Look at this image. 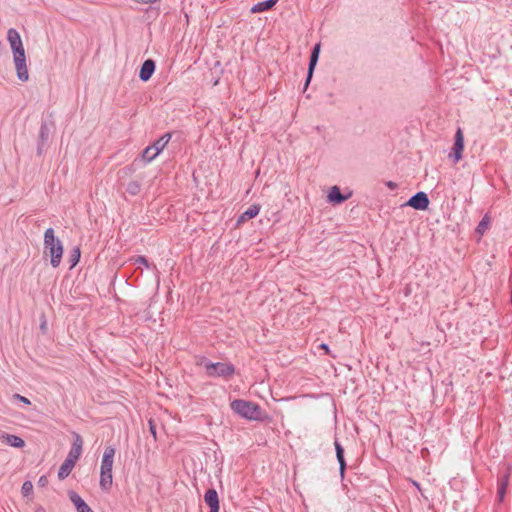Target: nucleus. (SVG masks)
Here are the masks:
<instances>
[{
  "label": "nucleus",
  "mask_w": 512,
  "mask_h": 512,
  "mask_svg": "<svg viewBox=\"0 0 512 512\" xmlns=\"http://www.w3.org/2000/svg\"><path fill=\"white\" fill-rule=\"evenodd\" d=\"M490 224V218L488 215H485L481 221L479 222V224L477 225L476 227V232L479 234V235H483L486 230L488 229V226Z\"/></svg>",
  "instance_id": "obj_26"
},
{
  "label": "nucleus",
  "mask_w": 512,
  "mask_h": 512,
  "mask_svg": "<svg viewBox=\"0 0 512 512\" xmlns=\"http://www.w3.org/2000/svg\"><path fill=\"white\" fill-rule=\"evenodd\" d=\"M351 196V193L343 195L338 186L331 187L328 193V201L333 204H341Z\"/></svg>",
  "instance_id": "obj_15"
},
{
  "label": "nucleus",
  "mask_w": 512,
  "mask_h": 512,
  "mask_svg": "<svg viewBox=\"0 0 512 512\" xmlns=\"http://www.w3.org/2000/svg\"><path fill=\"white\" fill-rule=\"evenodd\" d=\"M126 191L132 196L138 195L141 191V183L138 181L129 182L126 187Z\"/></svg>",
  "instance_id": "obj_25"
},
{
  "label": "nucleus",
  "mask_w": 512,
  "mask_h": 512,
  "mask_svg": "<svg viewBox=\"0 0 512 512\" xmlns=\"http://www.w3.org/2000/svg\"><path fill=\"white\" fill-rule=\"evenodd\" d=\"M260 212V206L257 204L251 205L246 211H244L237 219V224L240 225L247 220L256 217Z\"/></svg>",
  "instance_id": "obj_18"
},
{
  "label": "nucleus",
  "mask_w": 512,
  "mask_h": 512,
  "mask_svg": "<svg viewBox=\"0 0 512 512\" xmlns=\"http://www.w3.org/2000/svg\"><path fill=\"white\" fill-rule=\"evenodd\" d=\"M510 473L506 472L503 475L498 477V489H497V497L499 502L504 500L507 487L509 484Z\"/></svg>",
  "instance_id": "obj_17"
},
{
  "label": "nucleus",
  "mask_w": 512,
  "mask_h": 512,
  "mask_svg": "<svg viewBox=\"0 0 512 512\" xmlns=\"http://www.w3.org/2000/svg\"><path fill=\"white\" fill-rule=\"evenodd\" d=\"M48 485V478L46 475H42L38 480V486L46 487Z\"/></svg>",
  "instance_id": "obj_32"
},
{
  "label": "nucleus",
  "mask_w": 512,
  "mask_h": 512,
  "mask_svg": "<svg viewBox=\"0 0 512 512\" xmlns=\"http://www.w3.org/2000/svg\"><path fill=\"white\" fill-rule=\"evenodd\" d=\"M335 451H336V458L339 463V472L340 476L343 479L345 475L346 470V461L344 457V448L343 446L338 442V440H335L334 442Z\"/></svg>",
  "instance_id": "obj_16"
},
{
  "label": "nucleus",
  "mask_w": 512,
  "mask_h": 512,
  "mask_svg": "<svg viewBox=\"0 0 512 512\" xmlns=\"http://www.w3.org/2000/svg\"><path fill=\"white\" fill-rule=\"evenodd\" d=\"M320 47H321L320 43H317L314 45V47L311 51L307 76H306V80H305V84H304V90L307 89V87L309 86L311 79L313 77V72H314L315 66L318 62V59H319Z\"/></svg>",
  "instance_id": "obj_9"
},
{
  "label": "nucleus",
  "mask_w": 512,
  "mask_h": 512,
  "mask_svg": "<svg viewBox=\"0 0 512 512\" xmlns=\"http://www.w3.org/2000/svg\"><path fill=\"white\" fill-rule=\"evenodd\" d=\"M50 136V128L46 122L41 123L40 131H39V139L37 144L38 154L41 155L44 147L48 143Z\"/></svg>",
  "instance_id": "obj_14"
},
{
  "label": "nucleus",
  "mask_w": 512,
  "mask_h": 512,
  "mask_svg": "<svg viewBox=\"0 0 512 512\" xmlns=\"http://www.w3.org/2000/svg\"><path fill=\"white\" fill-rule=\"evenodd\" d=\"M13 398L18 400V401H20V402H22V403H24L25 405H30L31 404V402H30V400L28 398H26V397H24V396H22L20 394H17V393L14 394Z\"/></svg>",
  "instance_id": "obj_30"
},
{
  "label": "nucleus",
  "mask_w": 512,
  "mask_h": 512,
  "mask_svg": "<svg viewBox=\"0 0 512 512\" xmlns=\"http://www.w3.org/2000/svg\"><path fill=\"white\" fill-rule=\"evenodd\" d=\"M171 139V134L166 133L162 135L159 139H157L152 145L155 148L154 150L158 151L160 153L165 146L168 144L169 140Z\"/></svg>",
  "instance_id": "obj_23"
},
{
  "label": "nucleus",
  "mask_w": 512,
  "mask_h": 512,
  "mask_svg": "<svg viewBox=\"0 0 512 512\" xmlns=\"http://www.w3.org/2000/svg\"><path fill=\"white\" fill-rule=\"evenodd\" d=\"M115 448L113 446H106L104 449L101 467H100V487L102 490L107 491L112 486V467L114 463Z\"/></svg>",
  "instance_id": "obj_3"
},
{
  "label": "nucleus",
  "mask_w": 512,
  "mask_h": 512,
  "mask_svg": "<svg viewBox=\"0 0 512 512\" xmlns=\"http://www.w3.org/2000/svg\"><path fill=\"white\" fill-rule=\"evenodd\" d=\"M204 501L209 506V512H219V497L214 488L208 489L204 495Z\"/></svg>",
  "instance_id": "obj_12"
},
{
  "label": "nucleus",
  "mask_w": 512,
  "mask_h": 512,
  "mask_svg": "<svg viewBox=\"0 0 512 512\" xmlns=\"http://www.w3.org/2000/svg\"><path fill=\"white\" fill-rule=\"evenodd\" d=\"M278 0H265L262 2H258L251 8L252 13H259L270 10Z\"/></svg>",
  "instance_id": "obj_20"
},
{
  "label": "nucleus",
  "mask_w": 512,
  "mask_h": 512,
  "mask_svg": "<svg viewBox=\"0 0 512 512\" xmlns=\"http://www.w3.org/2000/svg\"><path fill=\"white\" fill-rule=\"evenodd\" d=\"M33 491V485L30 481H25L23 484H22V487H21V492L23 494V496H29Z\"/></svg>",
  "instance_id": "obj_27"
},
{
  "label": "nucleus",
  "mask_w": 512,
  "mask_h": 512,
  "mask_svg": "<svg viewBox=\"0 0 512 512\" xmlns=\"http://www.w3.org/2000/svg\"><path fill=\"white\" fill-rule=\"evenodd\" d=\"M134 164H135V162L130 166L124 167L123 169L120 170V172L125 175L133 173L135 171V168L133 167Z\"/></svg>",
  "instance_id": "obj_31"
},
{
  "label": "nucleus",
  "mask_w": 512,
  "mask_h": 512,
  "mask_svg": "<svg viewBox=\"0 0 512 512\" xmlns=\"http://www.w3.org/2000/svg\"><path fill=\"white\" fill-rule=\"evenodd\" d=\"M80 256H81V251H80V248L79 247H74L72 250H71V253H70V256H69V264H70V269L74 268L79 260H80Z\"/></svg>",
  "instance_id": "obj_24"
},
{
  "label": "nucleus",
  "mask_w": 512,
  "mask_h": 512,
  "mask_svg": "<svg viewBox=\"0 0 512 512\" xmlns=\"http://www.w3.org/2000/svg\"><path fill=\"white\" fill-rule=\"evenodd\" d=\"M75 464V461L66 458L59 468L58 478L60 480H64L65 478H67L71 473L72 469L74 468Z\"/></svg>",
  "instance_id": "obj_19"
},
{
  "label": "nucleus",
  "mask_w": 512,
  "mask_h": 512,
  "mask_svg": "<svg viewBox=\"0 0 512 512\" xmlns=\"http://www.w3.org/2000/svg\"><path fill=\"white\" fill-rule=\"evenodd\" d=\"M7 39L9 41V43H10V46H11V49H12L13 53L25 51L24 47H23V43H22L21 37H20V34L18 33V31L16 29L10 28L8 30V32H7Z\"/></svg>",
  "instance_id": "obj_10"
},
{
  "label": "nucleus",
  "mask_w": 512,
  "mask_h": 512,
  "mask_svg": "<svg viewBox=\"0 0 512 512\" xmlns=\"http://www.w3.org/2000/svg\"><path fill=\"white\" fill-rule=\"evenodd\" d=\"M148 424H149V431H150V433L152 434L154 439H156L157 433H156V424H155L154 420L153 419H149Z\"/></svg>",
  "instance_id": "obj_29"
},
{
  "label": "nucleus",
  "mask_w": 512,
  "mask_h": 512,
  "mask_svg": "<svg viewBox=\"0 0 512 512\" xmlns=\"http://www.w3.org/2000/svg\"><path fill=\"white\" fill-rule=\"evenodd\" d=\"M36 512H45V509H44V508H42V507H39V508L36 510Z\"/></svg>",
  "instance_id": "obj_36"
},
{
  "label": "nucleus",
  "mask_w": 512,
  "mask_h": 512,
  "mask_svg": "<svg viewBox=\"0 0 512 512\" xmlns=\"http://www.w3.org/2000/svg\"><path fill=\"white\" fill-rule=\"evenodd\" d=\"M154 149L153 145H150L143 150L141 157L144 162L149 163L159 155L158 151Z\"/></svg>",
  "instance_id": "obj_22"
},
{
  "label": "nucleus",
  "mask_w": 512,
  "mask_h": 512,
  "mask_svg": "<svg viewBox=\"0 0 512 512\" xmlns=\"http://www.w3.org/2000/svg\"><path fill=\"white\" fill-rule=\"evenodd\" d=\"M156 64L153 59H147L145 60L139 71V78L143 82H147L155 72Z\"/></svg>",
  "instance_id": "obj_11"
},
{
  "label": "nucleus",
  "mask_w": 512,
  "mask_h": 512,
  "mask_svg": "<svg viewBox=\"0 0 512 512\" xmlns=\"http://www.w3.org/2000/svg\"><path fill=\"white\" fill-rule=\"evenodd\" d=\"M387 187H389L390 189H395L397 187V184L393 181H388L386 183Z\"/></svg>",
  "instance_id": "obj_35"
},
{
  "label": "nucleus",
  "mask_w": 512,
  "mask_h": 512,
  "mask_svg": "<svg viewBox=\"0 0 512 512\" xmlns=\"http://www.w3.org/2000/svg\"><path fill=\"white\" fill-rule=\"evenodd\" d=\"M198 364L204 366L208 377L230 378L235 374V366L232 363H214L203 357Z\"/></svg>",
  "instance_id": "obj_4"
},
{
  "label": "nucleus",
  "mask_w": 512,
  "mask_h": 512,
  "mask_svg": "<svg viewBox=\"0 0 512 512\" xmlns=\"http://www.w3.org/2000/svg\"><path fill=\"white\" fill-rule=\"evenodd\" d=\"M71 434L73 437V442L67 458L77 462L83 451V438L79 433L75 431H73Z\"/></svg>",
  "instance_id": "obj_8"
},
{
  "label": "nucleus",
  "mask_w": 512,
  "mask_h": 512,
  "mask_svg": "<svg viewBox=\"0 0 512 512\" xmlns=\"http://www.w3.org/2000/svg\"><path fill=\"white\" fill-rule=\"evenodd\" d=\"M135 264L144 265L146 268H149V261L145 256H137L135 258Z\"/></svg>",
  "instance_id": "obj_28"
},
{
  "label": "nucleus",
  "mask_w": 512,
  "mask_h": 512,
  "mask_svg": "<svg viewBox=\"0 0 512 512\" xmlns=\"http://www.w3.org/2000/svg\"><path fill=\"white\" fill-rule=\"evenodd\" d=\"M464 150V134L462 129L459 127L456 130L454 136V144L449 153L448 157L452 160L454 164L458 163L462 159V153Z\"/></svg>",
  "instance_id": "obj_5"
},
{
  "label": "nucleus",
  "mask_w": 512,
  "mask_h": 512,
  "mask_svg": "<svg viewBox=\"0 0 512 512\" xmlns=\"http://www.w3.org/2000/svg\"><path fill=\"white\" fill-rule=\"evenodd\" d=\"M319 348H320V349H322V350H324L326 354H329V353H330L329 346H328V344H326V343H322V344H320Z\"/></svg>",
  "instance_id": "obj_34"
},
{
  "label": "nucleus",
  "mask_w": 512,
  "mask_h": 512,
  "mask_svg": "<svg viewBox=\"0 0 512 512\" xmlns=\"http://www.w3.org/2000/svg\"><path fill=\"white\" fill-rule=\"evenodd\" d=\"M13 56L18 79L22 82L27 81L29 74L26 65L25 51L13 53Z\"/></svg>",
  "instance_id": "obj_6"
},
{
  "label": "nucleus",
  "mask_w": 512,
  "mask_h": 512,
  "mask_svg": "<svg viewBox=\"0 0 512 512\" xmlns=\"http://www.w3.org/2000/svg\"><path fill=\"white\" fill-rule=\"evenodd\" d=\"M413 484H414V487H417L418 489H420V485H419V483H417V482H415V481H414V482H413Z\"/></svg>",
  "instance_id": "obj_37"
},
{
  "label": "nucleus",
  "mask_w": 512,
  "mask_h": 512,
  "mask_svg": "<svg viewBox=\"0 0 512 512\" xmlns=\"http://www.w3.org/2000/svg\"><path fill=\"white\" fill-rule=\"evenodd\" d=\"M3 438L8 445L14 448H23L25 446V441L17 435L5 434Z\"/></svg>",
  "instance_id": "obj_21"
},
{
  "label": "nucleus",
  "mask_w": 512,
  "mask_h": 512,
  "mask_svg": "<svg viewBox=\"0 0 512 512\" xmlns=\"http://www.w3.org/2000/svg\"><path fill=\"white\" fill-rule=\"evenodd\" d=\"M40 330H41V332L43 334H46V332H47V322H46L44 317H43V320L40 323Z\"/></svg>",
  "instance_id": "obj_33"
},
{
  "label": "nucleus",
  "mask_w": 512,
  "mask_h": 512,
  "mask_svg": "<svg viewBox=\"0 0 512 512\" xmlns=\"http://www.w3.org/2000/svg\"><path fill=\"white\" fill-rule=\"evenodd\" d=\"M68 497L74 504L77 512H94L77 492L69 491Z\"/></svg>",
  "instance_id": "obj_13"
},
{
  "label": "nucleus",
  "mask_w": 512,
  "mask_h": 512,
  "mask_svg": "<svg viewBox=\"0 0 512 512\" xmlns=\"http://www.w3.org/2000/svg\"><path fill=\"white\" fill-rule=\"evenodd\" d=\"M430 200L425 192L419 191L409 198L405 203L416 210H426L429 206Z\"/></svg>",
  "instance_id": "obj_7"
},
{
  "label": "nucleus",
  "mask_w": 512,
  "mask_h": 512,
  "mask_svg": "<svg viewBox=\"0 0 512 512\" xmlns=\"http://www.w3.org/2000/svg\"><path fill=\"white\" fill-rule=\"evenodd\" d=\"M44 254L50 257V264L53 268H57L62 260L63 245L55 236L53 228H47L44 232Z\"/></svg>",
  "instance_id": "obj_2"
},
{
  "label": "nucleus",
  "mask_w": 512,
  "mask_h": 512,
  "mask_svg": "<svg viewBox=\"0 0 512 512\" xmlns=\"http://www.w3.org/2000/svg\"><path fill=\"white\" fill-rule=\"evenodd\" d=\"M230 407L235 414L250 421H263L267 417L261 406L252 401L236 399Z\"/></svg>",
  "instance_id": "obj_1"
}]
</instances>
